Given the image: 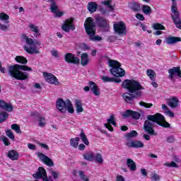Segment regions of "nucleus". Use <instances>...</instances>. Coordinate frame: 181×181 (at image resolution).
Here are the masks:
<instances>
[{"mask_svg":"<svg viewBox=\"0 0 181 181\" xmlns=\"http://www.w3.org/2000/svg\"><path fill=\"white\" fill-rule=\"evenodd\" d=\"M122 87L127 88L129 91V93H125L122 95L123 99L128 104H132L134 98L142 97V90H145V88L141 85V83L129 79H126L123 81Z\"/></svg>","mask_w":181,"mask_h":181,"instance_id":"1","label":"nucleus"},{"mask_svg":"<svg viewBox=\"0 0 181 181\" xmlns=\"http://www.w3.org/2000/svg\"><path fill=\"white\" fill-rule=\"evenodd\" d=\"M153 122H156V124H158L160 127H163V128H170V124L166 122L165 117H163L162 114L156 113L154 115H149L147 116V120L144 122V130L148 134V135H157L153 129Z\"/></svg>","mask_w":181,"mask_h":181,"instance_id":"2","label":"nucleus"},{"mask_svg":"<svg viewBox=\"0 0 181 181\" xmlns=\"http://www.w3.org/2000/svg\"><path fill=\"white\" fill-rule=\"evenodd\" d=\"M21 70H23V71H33L32 68L28 66L14 64L8 66V76L16 78V80H28L29 78V74L28 72H22Z\"/></svg>","mask_w":181,"mask_h":181,"instance_id":"3","label":"nucleus"},{"mask_svg":"<svg viewBox=\"0 0 181 181\" xmlns=\"http://www.w3.org/2000/svg\"><path fill=\"white\" fill-rule=\"evenodd\" d=\"M84 28L90 40H92V42H101L103 40L102 37L95 36V22H94L93 18L88 17L86 18L84 23Z\"/></svg>","mask_w":181,"mask_h":181,"instance_id":"4","label":"nucleus"},{"mask_svg":"<svg viewBox=\"0 0 181 181\" xmlns=\"http://www.w3.org/2000/svg\"><path fill=\"white\" fill-rule=\"evenodd\" d=\"M56 107L57 110L62 112L63 114L66 113V111L69 114H74V107H73V103L69 99L64 101L63 99L59 98L57 100Z\"/></svg>","mask_w":181,"mask_h":181,"instance_id":"5","label":"nucleus"},{"mask_svg":"<svg viewBox=\"0 0 181 181\" xmlns=\"http://www.w3.org/2000/svg\"><path fill=\"white\" fill-rule=\"evenodd\" d=\"M23 38L25 40V43L28 45V47L25 45L23 47V49L25 52H27V53H29L30 54H39V49H37V47L36 46L40 45L39 41L37 40H33L32 38H29L28 36L24 35Z\"/></svg>","mask_w":181,"mask_h":181,"instance_id":"6","label":"nucleus"},{"mask_svg":"<svg viewBox=\"0 0 181 181\" xmlns=\"http://www.w3.org/2000/svg\"><path fill=\"white\" fill-rule=\"evenodd\" d=\"M110 67H112L110 71L115 77H124L125 76V71L121 68V64L118 61L109 59Z\"/></svg>","mask_w":181,"mask_h":181,"instance_id":"7","label":"nucleus"},{"mask_svg":"<svg viewBox=\"0 0 181 181\" xmlns=\"http://www.w3.org/2000/svg\"><path fill=\"white\" fill-rule=\"evenodd\" d=\"M172 1L171 12H173L174 15L172 14L171 18L176 28L177 29H181L180 13H179V11H177V3H176V0H172Z\"/></svg>","mask_w":181,"mask_h":181,"instance_id":"8","label":"nucleus"},{"mask_svg":"<svg viewBox=\"0 0 181 181\" xmlns=\"http://www.w3.org/2000/svg\"><path fill=\"white\" fill-rule=\"evenodd\" d=\"M113 29L115 33L120 36H125L127 35V25L124 21H117L113 23Z\"/></svg>","mask_w":181,"mask_h":181,"instance_id":"9","label":"nucleus"},{"mask_svg":"<svg viewBox=\"0 0 181 181\" xmlns=\"http://www.w3.org/2000/svg\"><path fill=\"white\" fill-rule=\"evenodd\" d=\"M33 176L35 179H42L43 181H51L50 179H52V177H47V173L43 167H40L37 172Z\"/></svg>","mask_w":181,"mask_h":181,"instance_id":"10","label":"nucleus"},{"mask_svg":"<svg viewBox=\"0 0 181 181\" xmlns=\"http://www.w3.org/2000/svg\"><path fill=\"white\" fill-rule=\"evenodd\" d=\"M89 86H85L83 88V90L86 92L90 91V88L93 93L94 95H100V88H98V86H97V84L93 81H90L88 83Z\"/></svg>","mask_w":181,"mask_h":181,"instance_id":"11","label":"nucleus"},{"mask_svg":"<svg viewBox=\"0 0 181 181\" xmlns=\"http://www.w3.org/2000/svg\"><path fill=\"white\" fill-rule=\"evenodd\" d=\"M64 60L65 62H66V63H71L72 64H80V59H78V57L74 56V54L69 52L65 54Z\"/></svg>","mask_w":181,"mask_h":181,"instance_id":"12","label":"nucleus"},{"mask_svg":"<svg viewBox=\"0 0 181 181\" xmlns=\"http://www.w3.org/2000/svg\"><path fill=\"white\" fill-rule=\"evenodd\" d=\"M168 77L170 80H173V78H176V77L181 78V71L180 67H173L172 69L168 70Z\"/></svg>","mask_w":181,"mask_h":181,"instance_id":"13","label":"nucleus"},{"mask_svg":"<svg viewBox=\"0 0 181 181\" xmlns=\"http://www.w3.org/2000/svg\"><path fill=\"white\" fill-rule=\"evenodd\" d=\"M44 77H45V80L49 84H54V86H59V81L57 78L54 76V75L52 74H49L47 72L43 73Z\"/></svg>","mask_w":181,"mask_h":181,"instance_id":"14","label":"nucleus"},{"mask_svg":"<svg viewBox=\"0 0 181 181\" xmlns=\"http://www.w3.org/2000/svg\"><path fill=\"white\" fill-rule=\"evenodd\" d=\"M95 25L99 26V28H107L108 26V20L105 19L104 17H101L99 15L95 16Z\"/></svg>","mask_w":181,"mask_h":181,"instance_id":"15","label":"nucleus"},{"mask_svg":"<svg viewBox=\"0 0 181 181\" xmlns=\"http://www.w3.org/2000/svg\"><path fill=\"white\" fill-rule=\"evenodd\" d=\"M62 29L64 32L69 33L71 30H74L76 27L73 25V20L66 19L64 24L62 25Z\"/></svg>","mask_w":181,"mask_h":181,"instance_id":"16","label":"nucleus"},{"mask_svg":"<svg viewBox=\"0 0 181 181\" xmlns=\"http://www.w3.org/2000/svg\"><path fill=\"white\" fill-rule=\"evenodd\" d=\"M122 117H124V118L132 117V118H134V119H139V118H141V114H139L138 112L128 110L122 113Z\"/></svg>","mask_w":181,"mask_h":181,"instance_id":"17","label":"nucleus"},{"mask_svg":"<svg viewBox=\"0 0 181 181\" xmlns=\"http://www.w3.org/2000/svg\"><path fill=\"white\" fill-rule=\"evenodd\" d=\"M0 108L7 111L8 112H12L13 111V106L11 103H6L5 100H0Z\"/></svg>","mask_w":181,"mask_h":181,"instance_id":"18","label":"nucleus"},{"mask_svg":"<svg viewBox=\"0 0 181 181\" xmlns=\"http://www.w3.org/2000/svg\"><path fill=\"white\" fill-rule=\"evenodd\" d=\"M180 105V102L179 99L174 96L168 99V106L170 108H177Z\"/></svg>","mask_w":181,"mask_h":181,"instance_id":"19","label":"nucleus"},{"mask_svg":"<svg viewBox=\"0 0 181 181\" xmlns=\"http://www.w3.org/2000/svg\"><path fill=\"white\" fill-rule=\"evenodd\" d=\"M38 157L44 163H46L47 166H53L54 164L53 163V160L47 157L46 155L38 153Z\"/></svg>","mask_w":181,"mask_h":181,"instance_id":"20","label":"nucleus"},{"mask_svg":"<svg viewBox=\"0 0 181 181\" xmlns=\"http://www.w3.org/2000/svg\"><path fill=\"white\" fill-rule=\"evenodd\" d=\"M127 146L129 148H134L136 149H138V148H144V143L139 141L134 140L127 143Z\"/></svg>","mask_w":181,"mask_h":181,"instance_id":"21","label":"nucleus"},{"mask_svg":"<svg viewBox=\"0 0 181 181\" xmlns=\"http://www.w3.org/2000/svg\"><path fill=\"white\" fill-rule=\"evenodd\" d=\"M28 28L31 30V32L33 33V35L35 37H39L40 36V31L39 30V26L35 25V24H30L28 25Z\"/></svg>","mask_w":181,"mask_h":181,"instance_id":"22","label":"nucleus"},{"mask_svg":"<svg viewBox=\"0 0 181 181\" xmlns=\"http://www.w3.org/2000/svg\"><path fill=\"white\" fill-rule=\"evenodd\" d=\"M75 110L77 114H80V112H83L84 109L83 108V103L80 100H75Z\"/></svg>","mask_w":181,"mask_h":181,"instance_id":"23","label":"nucleus"},{"mask_svg":"<svg viewBox=\"0 0 181 181\" xmlns=\"http://www.w3.org/2000/svg\"><path fill=\"white\" fill-rule=\"evenodd\" d=\"M48 2L50 3V11L52 13H56L59 11V6L54 0H48Z\"/></svg>","mask_w":181,"mask_h":181,"instance_id":"24","label":"nucleus"},{"mask_svg":"<svg viewBox=\"0 0 181 181\" xmlns=\"http://www.w3.org/2000/svg\"><path fill=\"white\" fill-rule=\"evenodd\" d=\"M97 8H98V5L95 2H88V10L90 13H94L97 11Z\"/></svg>","mask_w":181,"mask_h":181,"instance_id":"25","label":"nucleus"},{"mask_svg":"<svg viewBox=\"0 0 181 181\" xmlns=\"http://www.w3.org/2000/svg\"><path fill=\"white\" fill-rule=\"evenodd\" d=\"M88 62H90V59H88V54L83 53L81 56V64L83 66H87V64H88Z\"/></svg>","mask_w":181,"mask_h":181,"instance_id":"26","label":"nucleus"},{"mask_svg":"<svg viewBox=\"0 0 181 181\" xmlns=\"http://www.w3.org/2000/svg\"><path fill=\"white\" fill-rule=\"evenodd\" d=\"M8 156L11 159V160H18V158H19V153L15 150H11L8 151Z\"/></svg>","mask_w":181,"mask_h":181,"instance_id":"27","label":"nucleus"},{"mask_svg":"<svg viewBox=\"0 0 181 181\" xmlns=\"http://www.w3.org/2000/svg\"><path fill=\"white\" fill-rule=\"evenodd\" d=\"M83 159H85V160H88L89 162H93V160H94V153L89 151V152H86L83 155Z\"/></svg>","mask_w":181,"mask_h":181,"instance_id":"28","label":"nucleus"},{"mask_svg":"<svg viewBox=\"0 0 181 181\" xmlns=\"http://www.w3.org/2000/svg\"><path fill=\"white\" fill-rule=\"evenodd\" d=\"M146 74L148 77H149L150 80H151L152 81H156V73L155 72V71L148 69L146 70Z\"/></svg>","mask_w":181,"mask_h":181,"instance_id":"29","label":"nucleus"},{"mask_svg":"<svg viewBox=\"0 0 181 181\" xmlns=\"http://www.w3.org/2000/svg\"><path fill=\"white\" fill-rule=\"evenodd\" d=\"M127 165L128 168H129L130 170H132V172L136 170V164H135V162H134L132 159L127 158Z\"/></svg>","mask_w":181,"mask_h":181,"instance_id":"30","label":"nucleus"},{"mask_svg":"<svg viewBox=\"0 0 181 181\" xmlns=\"http://www.w3.org/2000/svg\"><path fill=\"white\" fill-rule=\"evenodd\" d=\"M177 42H181V38L179 37H170L167 38V44L168 45H175V43H177Z\"/></svg>","mask_w":181,"mask_h":181,"instance_id":"31","label":"nucleus"},{"mask_svg":"<svg viewBox=\"0 0 181 181\" xmlns=\"http://www.w3.org/2000/svg\"><path fill=\"white\" fill-rule=\"evenodd\" d=\"M112 3V0H105L103 1H101L102 5H105V6H107L109 9V12H112L114 11V6L111 5Z\"/></svg>","mask_w":181,"mask_h":181,"instance_id":"32","label":"nucleus"},{"mask_svg":"<svg viewBox=\"0 0 181 181\" xmlns=\"http://www.w3.org/2000/svg\"><path fill=\"white\" fill-rule=\"evenodd\" d=\"M0 21H2L6 25H8V23H9V16L5 13H1Z\"/></svg>","mask_w":181,"mask_h":181,"instance_id":"33","label":"nucleus"},{"mask_svg":"<svg viewBox=\"0 0 181 181\" xmlns=\"http://www.w3.org/2000/svg\"><path fill=\"white\" fill-rule=\"evenodd\" d=\"M124 136L126 139L129 141V139H131V138H135L136 136H138V132L135 130H132L129 133H127Z\"/></svg>","mask_w":181,"mask_h":181,"instance_id":"34","label":"nucleus"},{"mask_svg":"<svg viewBox=\"0 0 181 181\" xmlns=\"http://www.w3.org/2000/svg\"><path fill=\"white\" fill-rule=\"evenodd\" d=\"M15 60L18 63H21V64H26L28 63V59L23 56L16 57Z\"/></svg>","mask_w":181,"mask_h":181,"instance_id":"35","label":"nucleus"},{"mask_svg":"<svg viewBox=\"0 0 181 181\" xmlns=\"http://www.w3.org/2000/svg\"><path fill=\"white\" fill-rule=\"evenodd\" d=\"M8 117H9L8 112L5 111L0 112V124H2V122L6 121V119H8Z\"/></svg>","mask_w":181,"mask_h":181,"instance_id":"36","label":"nucleus"},{"mask_svg":"<svg viewBox=\"0 0 181 181\" xmlns=\"http://www.w3.org/2000/svg\"><path fill=\"white\" fill-rule=\"evenodd\" d=\"M79 141H80V139L78 137L71 139L70 140V145L73 148H77V146H78Z\"/></svg>","mask_w":181,"mask_h":181,"instance_id":"37","label":"nucleus"},{"mask_svg":"<svg viewBox=\"0 0 181 181\" xmlns=\"http://www.w3.org/2000/svg\"><path fill=\"white\" fill-rule=\"evenodd\" d=\"M129 8H132V11H134V12H138L141 11V6H139V4H138L137 3L130 4Z\"/></svg>","mask_w":181,"mask_h":181,"instance_id":"38","label":"nucleus"},{"mask_svg":"<svg viewBox=\"0 0 181 181\" xmlns=\"http://www.w3.org/2000/svg\"><path fill=\"white\" fill-rule=\"evenodd\" d=\"M142 11L145 15H151L152 13V9L151 7L146 6V5H143L142 6Z\"/></svg>","mask_w":181,"mask_h":181,"instance_id":"39","label":"nucleus"},{"mask_svg":"<svg viewBox=\"0 0 181 181\" xmlns=\"http://www.w3.org/2000/svg\"><path fill=\"white\" fill-rule=\"evenodd\" d=\"M38 121V125L41 128H43V127L46 126V118L43 117H39L37 119Z\"/></svg>","mask_w":181,"mask_h":181,"instance_id":"40","label":"nucleus"},{"mask_svg":"<svg viewBox=\"0 0 181 181\" xmlns=\"http://www.w3.org/2000/svg\"><path fill=\"white\" fill-rule=\"evenodd\" d=\"M81 139L85 145H89L90 142H88V139H87V136L84 134V132L81 130V133L80 134Z\"/></svg>","mask_w":181,"mask_h":181,"instance_id":"41","label":"nucleus"},{"mask_svg":"<svg viewBox=\"0 0 181 181\" xmlns=\"http://www.w3.org/2000/svg\"><path fill=\"white\" fill-rule=\"evenodd\" d=\"M11 129H13V131H15V132H16L17 134H22L21 127H19V125H18L17 124H11Z\"/></svg>","mask_w":181,"mask_h":181,"instance_id":"42","label":"nucleus"},{"mask_svg":"<svg viewBox=\"0 0 181 181\" xmlns=\"http://www.w3.org/2000/svg\"><path fill=\"white\" fill-rule=\"evenodd\" d=\"M98 163H103L104 159H103V156L100 153H97L94 158Z\"/></svg>","mask_w":181,"mask_h":181,"instance_id":"43","label":"nucleus"},{"mask_svg":"<svg viewBox=\"0 0 181 181\" xmlns=\"http://www.w3.org/2000/svg\"><path fill=\"white\" fill-rule=\"evenodd\" d=\"M153 28L155 30H165V26L160 23L153 24Z\"/></svg>","mask_w":181,"mask_h":181,"instance_id":"44","label":"nucleus"},{"mask_svg":"<svg viewBox=\"0 0 181 181\" xmlns=\"http://www.w3.org/2000/svg\"><path fill=\"white\" fill-rule=\"evenodd\" d=\"M6 134L10 139H12L13 141L15 139V135L11 129L6 130Z\"/></svg>","mask_w":181,"mask_h":181,"instance_id":"45","label":"nucleus"},{"mask_svg":"<svg viewBox=\"0 0 181 181\" xmlns=\"http://www.w3.org/2000/svg\"><path fill=\"white\" fill-rule=\"evenodd\" d=\"M139 105H141V107H144L145 108H151V107H153V104L147 103L143 101L139 102Z\"/></svg>","mask_w":181,"mask_h":181,"instance_id":"46","label":"nucleus"},{"mask_svg":"<svg viewBox=\"0 0 181 181\" xmlns=\"http://www.w3.org/2000/svg\"><path fill=\"white\" fill-rule=\"evenodd\" d=\"M101 79L105 83H112V81H114V78H110L108 76H101Z\"/></svg>","mask_w":181,"mask_h":181,"instance_id":"47","label":"nucleus"},{"mask_svg":"<svg viewBox=\"0 0 181 181\" xmlns=\"http://www.w3.org/2000/svg\"><path fill=\"white\" fill-rule=\"evenodd\" d=\"M49 173H51V175H52L53 178H54L55 180H57V179H59V172L54 171V170H53V169H51V170H49Z\"/></svg>","mask_w":181,"mask_h":181,"instance_id":"48","label":"nucleus"},{"mask_svg":"<svg viewBox=\"0 0 181 181\" xmlns=\"http://www.w3.org/2000/svg\"><path fill=\"white\" fill-rule=\"evenodd\" d=\"M164 165L168 166V168H179L177 164H176V163L174 161H171V163H165Z\"/></svg>","mask_w":181,"mask_h":181,"instance_id":"49","label":"nucleus"},{"mask_svg":"<svg viewBox=\"0 0 181 181\" xmlns=\"http://www.w3.org/2000/svg\"><path fill=\"white\" fill-rule=\"evenodd\" d=\"M107 122L109 124H112L114 127H117V123L115 122V119L114 118V115H111L110 119H107Z\"/></svg>","mask_w":181,"mask_h":181,"instance_id":"50","label":"nucleus"},{"mask_svg":"<svg viewBox=\"0 0 181 181\" xmlns=\"http://www.w3.org/2000/svg\"><path fill=\"white\" fill-rule=\"evenodd\" d=\"M78 173V175H79L81 179H82V180H84V181H88V180H90L86 176V175H84V172H83V171H79Z\"/></svg>","mask_w":181,"mask_h":181,"instance_id":"51","label":"nucleus"},{"mask_svg":"<svg viewBox=\"0 0 181 181\" xmlns=\"http://www.w3.org/2000/svg\"><path fill=\"white\" fill-rule=\"evenodd\" d=\"M51 54L53 56V57H55V59H59L60 57L59 52L56 49H52L51 51Z\"/></svg>","mask_w":181,"mask_h":181,"instance_id":"52","label":"nucleus"},{"mask_svg":"<svg viewBox=\"0 0 181 181\" xmlns=\"http://www.w3.org/2000/svg\"><path fill=\"white\" fill-rule=\"evenodd\" d=\"M151 180L152 181H159L160 180V177L158 175V174H153L151 177Z\"/></svg>","mask_w":181,"mask_h":181,"instance_id":"53","label":"nucleus"},{"mask_svg":"<svg viewBox=\"0 0 181 181\" xmlns=\"http://www.w3.org/2000/svg\"><path fill=\"white\" fill-rule=\"evenodd\" d=\"M2 141L6 146H9V145H11V142H9V139H8L7 137L3 136Z\"/></svg>","mask_w":181,"mask_h":181,"instance_id":"54","label":"nucleus"},{"mask_svg":"<svg viewBox=\"0 0 181 181\" xmlns=\"http://www.w3.org/2000/svg\"><path fill=\"white\" fill-rule=\"evenodd\" d=\"M8 29H9V25H6L0 23V30L5 32V30H8Z\"/></svg>","mask_w":181,"mask_h":181,"instance_id":"55","label":"nucleus"},{"mask_svg":"<svg viewBox=\"0 0 181 181\" xmlns=\"http://www.w3.org/2000/svg\"><path fill=\"white\" fill-rule=\"evenodd\" d=\"M175 136H169L167 137V142H168V144H173V142H175Z\"/></svg>","mask_w":181,"mask_h":181,"instance_id":"56","label":"nucleus"},{"mask_svg":"<svg viewBox=\"0 0 181 181\" xmlns=\"http://www.w3.org/2000/svg\"><path fill=\"white\" fill-rule=\"evenodd\" d=\"M165 114L168 115V117H171V118H173V117H175V114L173 113V112H172L169 109L165 111Z\"/></svg>","mask_w":181,"mask_h":181,"instance_id":"57","label":"nucleus"},{"mask_svg":"<svg viewBox=\"0 0 181 181\" xmlns=\"http://www.w3.org/2000/svg\"><path fill=\"white\" fill-rule=\"evenodd\" d=\"M55 15V18H62V15H64V13L62 11H57L56 13H54Z\"/></svg>","mask_w":181,"mask_h":181,"instance_id":"58","label":"nucleus"},{"mask_svg":"<svg viewBox=\"0 0 181 181\" xmlns=\"http://www.w3.org/2000/svg\"><path fill=\"white\" fill-rule=\"evenodd\" d=\"M136 18L139 19V21H145V17H144V15L141 13H137L136 15Z\"/></svg>","mask_w":181,"mask_h":181,"instance_id":"59","label":"nucleus"},{"mask_svg":"<svg viewBox=\"0 0 181 181\" xmlns=\"http://www.w3.org/2000/svg\"><path fill=\"white\" fill-rule=\"evenodd\" d=\"M141 173L145 177H146V176H148V172H146V169H144V168L141 169Z\"/></svg>","mask_w":181,"mask_h":181,"instance_id":"60","label":"nucleus"},{"mask_svg":"<svg viewBox=\"0 0 181 181\" xmlns=\"http://www.w3.org/2000/svg\"><path fill=\"white\" fill-rule=\"evenodd\" d=\"M0 71L1 73L5 74V71H6V69L4 66H2V62H0Z\"/></svg>","mask_w":181,"mask_h":181,"instance_id":"61","label":"nucleus"},{"mask_svg":"<svg viewBox=\"0 0 181 181\" xmlns=\"http://www.w3.org/2000/svg\"><path fill=\"white\" fill-rule=\"evenodd\" d=\"M116 180L117 181H125V178L122 175H117L116 177Z\"/></svg>","mask_w":181,"mask_h":181,"instance_id":"62","label":"nucleus"},{"mask_svg":"<svg viewBox=\"0 0 181 181\" xmlns=\"http://www.w3.org/2000/svg\"><path fill=\"white\" fill-rule=\"evenodd\" d=\"M28 147L29 148V149H31L32 151H35V149H36V146L32 144H28Z\"/></svg>","mask_w":181,"mask_h":181,"instance_id":"63","label":"nucleus"},{"mask_svg":"<svg viewBox=\"0 0 181 181\" xmlns=\"http://www.w3.org/2000/svg\"><path fill=\"white\" fill-rule=\"evenodd\" d=\"M105 127L110 131V132H112L114 131V129H112V126L111 124H105Z\"/></svg>","mask_w":181,"mask_h":181,"instance_id":"64","label":"nucleus"}]
</instances>
